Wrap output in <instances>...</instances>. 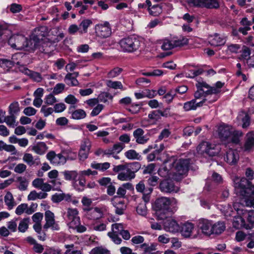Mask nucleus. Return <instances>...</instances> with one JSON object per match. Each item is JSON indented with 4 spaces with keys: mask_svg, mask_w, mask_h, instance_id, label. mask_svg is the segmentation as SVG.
Instances as JSON below:
<instances>
[{
    "mask_svg": "<svg viewBox=\"0 0 254 254\" xmlns=\"http://www.w3.org/2000/svg\"><path fill=\"white\" fill-rule=\"evenodd\" d=\"M218 136L222 140H230L236 144L240 142V137L243 135L241 131L235 130L232 126L227 125H221L218 128Z\"/></svg>",
    "mask_w": 254,
    "mask_h": 254,
    "instance_id": "f257e3e1",
    "label": "nucleus"
},
{
    "mask_svg": "<svg viewBox=\"0 0 254 254\" xmlns=\"http://www.w3.org/2000/svg\"><path fill=\"white\" fill-rule=\"evenodd\" d=\"M166 164H168L169 167L172 166L175 174L184 176L187 173L190 164H192V161L190 158L177 159L172 157L166 161Z\"/></svg>",
    "mask_w": 254,
    "mask_h": 254,
    "instance_id": "f03ea898",
    "label": "nucleus"
},
{
    "mask_svg": "<svg viewBox=\"0 0 254 254\" xmlns=\"http://www.w3.org/2000/svg\"><path fill=\"white\" fill-rule=\"evenodd\" d=\"M142 41L135 35H130L122 39L119 42V45L125 52L133 53L140 51Z\"/></svg>",
    "mask_w": 254,
    "mask_h": 254,
    "instance_id": "7ed1b4c3",
    "label": "nucleus"
},
{
    "mask_svg": "<svg viewBox=\"0 0 254 254\" xmlns=\"http://www.w3.org/2000/svg\"><path fill=\"white\" fill-rule=\"evenodd\" d=\"M8 44L12 48L18 50L31 48L32 45L31 40L28 39L22 34H14L10 36Z\"/></svg>",
    "mask_w": 254,
    "mask_h": 254,
    "instance_id": "20e7f679",
    "label": "nucleus"
},
{
    "mask_svg": "<svg viewBox=\"0 0 254 254\" xmlns=\"http://www.w3.org/2000/svg\"><path fill=\"white\" fill-rule=\"evenodd\" d=\"M171 199L169 197L162 196L156 199L154 208L159 219H163L166 217L165 213L170 209Z\"/></svg>",
    "mask_w": 254,
    "mask_h": 254,
    "instance_id": "39448f33",
    "label": "nucleus"
},
{
    "mask_svg": "<svg viewBox=\"0 0 254 254\" xmlns=\"http://www.w3.org/2000/svg\"><path fill=\"white\" fill-rule=\"evenodd\" d=\"M243 60H246V64L249 68L254 67V44L250 43L244 46L241 55Z\"/></svg>",
    "mask_w": 254,
    "mask_h": 254,
    "instance_id": "423d86ee",
    "label": "nucleus"
},
{
    "mask_svg": "<svg viewBox=\"0 0 254 254\" xmlns=\"http://www.w3.org/2000/svg\"><path fill=\"white\" fill-rule=\"evenodd\" d=\"M160 191L164 193H176L179 190V187L175 185L171 179H165L160 181L159 185Z\"/></svg>",
    "mask_w": 254,
    "mask_h": 254,
    "instance_id": "0eeeda50",
    "label": "nucleus"
},
{
    "mask_svg": "<svg viewBox=\"0 0 254 254\" xmlns=\"http://www.w3.org/2000/svg\"><path fill=\"white\" fill-rule=\"evenodd\" d=\"M188 2L194 7L200 8L216 9L219 7L217 0H188Z\"/></svg>",
    "mask_w": 254,
    "mask_h": 254,
    "instance_id": "6e6552de",
    "label": "nucleus"
},
{
    "mask_svg": "<svg viewBox=\"0 0 254 254\" xmlns=\"http://www.w3.org/2000/svg\"><path fill=\"white\" fill-rule=\"evenodd\" d=\"M198 153L203 154L204 153L210 156H214L218 153V150L216 148L215 144H210L207 141L201 142L196 148Z\"/></svg>",
    "mask_w": 254,
    "mask_h": 254,
    "instance_id": "1a4fd4ad",
    "label": "nucleus"
},
{
    "mask_svg": "<svg viewBox=\"0 0 254 254\" xmlns=\"http://www.w3.org/2000/svg\"><path fill=\"white\" fill-rule=\"evenodd\" d=\"M95 30L96 35L101 38H107L112 34L111 27L108 21L96 24Z\"/></svg>",
    "mask_w": 254,
    "mask_h": 254,
    "instance_id": "9d476101",
    "label": "nucleus"
},
{
    "mask_svg": "<svg viewBox=\"0 0 254 254\" xmlns=\"http://www.w3.org/2000/svg\"><path fill=\"white\" fill-rule=\"evenodd\" d=\"M124 227L122 223H115L112 225V232L108 233V236L116 244H120L122 241L119 235H120Z\"/></svg>",
    "mask_w": 254,
    "mask_h": 254,
    "instance_id": "9b49d317",
    "label": "nucleus"
},
{
    "mask_svg": "<svg viewBox=\"0 0 254 254\" xmlns=\"http://www.w3.org/2000/svg\"><path fill=\"white\" fill-rule=\"evenodd\" d=\"M137 192L142 194V198L145 203L150 200V194L153 191V188L146 187L144 181H140L135 186Z\"/></svg>",
    "mask_w": 254,
    "mask_h": 254,
    "instance_id": "f8f14e48",
    "label": "nucleus"
},
{
    "mask_svg": "<svg viewBox=\"0 0 254 254\" xmlns=\"http://www.w3.org/2000/svg\"><path fill=\"white\" fill-rule=\"evenodd\" d=\"M46 223L43 226L44 229L51 228L53 230L58 231L60 230L59 224L55 222L54 214L50 210H47L45 214Z\"/></svg>",
    "mask_w": 254,
    "mask_h": 254,
    "instance_id": "ddd939ff",
    "label": "nucleus"
},
{
    "mask_svg": "<svg viewBox=\"0 0 254 254\" xmlns=\"http://www.w3.org/2000/svg\"><path fill=\"white\" fill-rule=\"evenodd\" d=\"M251 183V181H249V180L244 177H237L234 180V186L238 193L242 196H243L242 191L246 190L250 186Z\"/></svg>",
    "mask_w": 254,
    "mask_h": 254,
    "instance_id": "4468645a",
    "label": "nucleus"
},
{
    "mask_svg": "<svg viewBox=\"0 0 254 254\" xmlns=\"http://www.w3.org/2000/svg\"><path fill=\"white\" fill-rule=\"evenodd\" d=\"M47 158L51 163L55 165H64L66 163V159L62 153L56 154L54 151H51L47 154Z\"/></svg>",
    "mask_w": 254,
    "mask_h": 254,
    "instance_id": "2eb2a0df",
    "label": "nucleus"
},
{
    "mask_svg": "<svg viewBox=\"0 0 254 254\" xmlns=\"http://www.w3.org/2000/svg\"><path fill=\"white\" fill-rule=\"evenodd\" d=\"M195 86L197 88L196 91L194 93V96L195 99H199L202 97H206L208 95H211L210 93L206 92L208 88H209V85L205 82H197Z\"/></svg>",
    "mask_w": 254,
    "mask_h": 254,
    "instance_id": "dca6fc26",
    "label": "nucleus"
},
{
    "mask_svg": "<svg viewBox=\"0 0 254 254\" xmlns=\"http://www.w3.org/2000/svg\"><path fill=\"white\" fill-rule=\"evenodd\" d=\"M212 223L211 221L205 219H199L197 223V227L201 232L206 235L212 234Z\"/></svg>",
    "mask_w": 254,
    "mask_h": 254,
    "instance_id": "f3484780",
    "label": "nucleus"
},
{
    "mask_svg": "<svg viewBox=\"0 0 254 254\" xmlns=\"http://www.w3.org/2000/svg\"><path fill=\"white\" fill-rule=\"evenodd\" d=\"M164 229L167 231L172 233H176L179 232L180 226L178 222L173 219L168 218L164 222Z\"/></svg>",
    "mask_w": 254,
    "mask_h": 254,
    "instance_id": "a211bd4d",
    "label": "nucleus"
},
{
    "mask_svg": "<svg viewBox=\"0 0 254 254\" xmlns=\"http://www.w3.org/2000/svg\"><path fill=\"white\" fill-rule=\"evenodd\" d=\"M225 161L230 165H236L239 160V154L237 150L230 149L224 156Z\"/></svg>",
    "mask_w": 254,
    "mask_h": 254,
    "instance_id": "6ab92c4d",
    "label": "nucleus"
},
{
    "mask_svg": "<svg viewBox=\"0 0 254 254\" xmlns=\"http://www.w3.org/2000/svg\"><path fill=\"white\" fill-rule=\"evenodd\" d=\"M83 210L84 212H86V216L89 219L97 220L102 217V212L101 209L98 207H83Z\"/></svg>",
    "mask_w": 254,
    "mask_h": 254,
    "instance_id": "aec40b11",
    "label": "nucleus"
},
{
    "mask_svg": "<svg viewBox=\"0 0 254 254\" xmlns=\"http://www.w3.org/2000/svg\"><path fill=\"white\" fill-rule=\"evenodd\" d=\"M47 30L46 26H40L35 28L30 40H33L35 43H38L47 35Z\"/></svg>",
    "mask_w": 254,
    "mask_h": 254,
    "instance_id": "412c9836",
    "label": "nucleus"
},
{
    "mask_svg": "<svg viewBox=\"0 0 254 254\" xmlns=\"http://www.w3.org/2000/svg\"><path fill=\"white\" fill-rule=\"evenodd\" d=\"M254 148V134L252 132L248 133L245 138V142L242 147L244 152L253 151Z\"/></svg>",
    "mask_w": 254,
    "mask_h": 254,
    "instance_id": "4be33fe9",
    "label": "nucleus"
},
{
    "mask_svg": "<svg viewBox=\"0 0 254 254\" xmlns=\"http://www.w3.org/2000/svg\"><path fill=\"white\" fill-rule=\"evenodd\" d=\"M136 249L142 252L143 254H157L153 252L156 250V245L154 243H143L136 246Z\"/></svg>",
    "mask_w": 254,
    "mask_h": 254,
    "instance_id": "5701e85b",
    "label": "nucleus"
},
{
    "mask_svg": "<svg viewBox=\"0 0 254 254\" xmlns=\"http://www.w3.org/2000/svg\"><path fill=\"white\" fill-rule=\"evenodd\" d=\"M194 224L192 223L187 222L183 223L180 226V232L181 235L185 238H189L190 237L194 229Z\"/></svg>",
    "mask_w": 254,
    "mask_h": 254,
    "instance_id": "b1692460",
    "label": "nucleus"
},
{
    "mask_svg": "<svg viewBox=\"0 0 254 254\" xmlns=\"http://www.w3.org/2000/svg\"><path fill=\"white\" fill-rule=\"evenodd\" d=\"M144 134V131L141 128H138L133 132V135L137 143L144 144L149 140V138Z\"/></svg>",
    "mask_w": 254,
    "mask_h": 254,
    "instance_id": "393cba45",
    "label": "nucleus"
},
{
    "mask_svg": "<svg viewBox=\"0 0 254 254\" xmlns=\"http://www.w3.org/2000/svg\"><path fill=\"white\" fill-rule=\"evenodd\" d=\"M22 159L24 162L30 166H37L41 165L39 157L37 156L34 157L30 153H25Z\"/></svg>",
    "mask_w": 254,
    "mask_h": 254,
    "instance_id": "a878e982",
    "label": "nucleus"
},
{
    "mask_svg": "<svg viewBox=\"0 0 254 254\" xmlns=\"http://www.w3.org/2000/svg\"><path fill=\"white\" fill-rule=\"evenodd\" d=\"M208 99L204 98L201 101L196 103V99H192L184 103L183 108L185 111L195 110L197 107H201L204 103Z\"/></svg>",
    "mask_w": 254,
    "mask_h": 254,
    "instance_id": "bb28decb",
    "label": "nucleus"
},
{
    "mask_svg": "<svg viewBox=\"0 0 254 254\" xmlns=\"http://www.w3.org/2000/svg\"><path fill=\"white\" fill-rule=\"evenodd\" d=\"M90 147L91 146L88 141H85L81 144L78 153L79 158L80 160L84 161L88 158Z\"/></svg>",
    "mask_w": 254,
    "mask_h": 254,
    "instance_id": "cd10ccee",
    "label": "nucleus"
},
{
    "mask_svg": "<svg viewBox=\"0 0 254 254\" xmlns=\"http://www.w3.org/2000/svg\"><path fill=\"white\" fill-rule=\"evenodd\" d=\"M78 211L76 208H68L67 211V217L70 221L69 226H72L74 223L77 224L80 222V218L78 216Z\"/></svg>",
    "mask_w": 254,
    "mask_h": 254,
    "instance_id": "c85d7f7f",
    "label": "nucleus"
},
{
    "mask_svg": "<svg viewBox=\"0 0 254 254\" xmlns=\"http://www.w3.org/2000/svg\"><path fill=\"white\" fill-rule=\"evenodd\" d=\"M117 198L115 196L112 198V203L113 206L115 207V213L118 215H122L124 213L125 210L126 209L127 206L125 203L124 201H119V202L116 201L115 199Z\"/></svg>",
    "mask_w": 254,
    "mask_h": 254,
    "instance_id": "c756f323",
    "label": "nucleus"
},
{
    "mask_svg": "<svg viewBox=\"0 0 254 254\" xmlns=\"http://www.w3.org/2000/svg\"><path fill=\"white\" fill-rule=\"evenodd\" d=\"M51 199L54 203H59L64 200L69 202L71 200V196L69 194L64 193H56L52 196Z\"/></svg>",
    "mask_w": 254,
    "mask_h": 254,
    "instance_id": "7c9ffc66",
    "label": "nucleus"
},
{
    "mask_svg": "<svg viewBox=\"0 0 254 254\" xmlns=\"http://www.w3.org/2000/svg\"><path fill=\"white\" fill-rule=\"evenodd\" d=\"M48 147L44 142H39L31 146V149L36 154L43 155L48 150Z\"/></svg>",
    "mask_w": 254,
    "mask_h": 254,
    "instance_id": "2f4dec72",
    "label": "nucleus"
},
{
    "mask_svg": "<svg viewBox=\"0 0 254 254\" xmlns=\"http://www.w3.org/2000/svg\"><path fill=\"white\" fill-rule=\"evenodd\" d=\"M225 42L226 39L225 37L217 33H215L209 41L210 44L212 46L215 47L223 45Z\"/></svg>",
    "mask_w": 254,
    "mask_h": 254,
    "instance_id": "473e14b6",
    "label": "nucleus"
},
{
    "mask_svg": "<svg viewBox=\"0 0 254 254\" xmlns=\"http://www.w3.org/2000/svg\"><path fill=\"white\" fill-rule=\"evenodd\" d=\"M127 168L125 170L126 172H121L118 175V179L121 181L130 180L134 179L135 177V174H132V172L130 171V169L126 165Z\"/></svg>",
    "mask_w": 254,
    "mask_h": 254,
    "instance_id": "72a5a7b5",
    "label": "nucleus"
},
{
    "mask_svg": "<svg viewBox=\"0 0 254 254\" xmlns=\"http://www.w3.org/2000/svg\"><path fill=\"white\" fill-rule=\"evenodd\" d=\"M92 24V21L89 19H84L79 25L80 28L79 34L82 35L87 32L88 27Z\"/></svg>",
    "mask_w": 254,
    "mask_h": 254,
    "instance_id": "f704fd0d",
    "label": "nucleus"
},
{
    "mask_svg": "<svg viewBox=\"0 0 254 254\" xmlns=\"http://www.w3.org/2000/svg\"><path fill=\"white\" fill-rule=\"evenodd\" d=\"M225 229V225L223 222H217L212 226V234H220Z\"/></svg>",
    "mask_w": 254,
    "mask_h": 254,
    "instance_id": "c9c22d12",
    "label": "nucleus"
},
{
    "mask_svg": "<svg viewBox=\"0 0 254 254\" xmlns=\"http://www.w3.org/2000/svg\"><path fill=\"white\" fill-rule=\"evenodd\" d=\"M70 113H71V118L73 120H81L86 117L85 111L82 109H77L70 112Z\"/></svg>",
    "mask_w": 254,
    "mask_h": 254,
    "instance_id": "e433bc0d",
    "label": "nucleus"
},
{
    "mask_svg": "<svg viewBox=\"0 0 254 254\" xmlns=\"http://www.w3.org/2000/svg\"><path fill=\"white\" fill-rule=\"evenodd\" d=\"M64 176V178L66 181H75L78 176L76 171L65 170L62 172Z\"/></svg>",
    "mask_w": 254,
    "mask_h": 254,
    "instance_id": "4c0bfd02",
    "label": "nucleus"
},
{
    "mask_svg": "<svg viewBox=\"0 0 254 254\" xmlns=\"http://www.w3.org/2000/svg\"><path fill=\"white\" fill-rule=\"evenodd\" d=\"M243 197H244L243 204H245L246 199H251L250 197H254V185L252 183L246 190H243Z\"/></svg>",
    "mask_w": 254,
    "mask_h": 254,
    "instance_id": "58836bf2",
    "label": "nucleus"
},
{
    "mask_svg": "<svg viewBox=\"0 0 254 254\" xmlns=\"http://www.w3.org/2000/svg\"><path fill=\"white\" fill-rule=\"evenodd\" d=\"M173 169L172 166H168V164H166V161L164 164V166L160 168L158 171V175L161 177H168L170 174V170Z\"/></svg>",
    "mask_w": 254,
    "mask_h": 254,
    "instance_id": "ea45409f",
    "label": "nucleus"
},
{
    "mask_svg": "<svg viewBox=\"0 0 254 254\" xmlns=\"http://www.w3.org/2000/svg\"><path fill=\"white\" fill-rule=\"evenodd\" d=\"M13 62H11L10 59L4 58L0 59V67L9 71L10 69L14 66L13 65Z\"/></svg>",
    "mask_w": 254,
    "mask_h": 254,
    "instance_id": "a19ab883",
    "label": "nucleus"
},
{
    "mask_svg": "<svg viewBox=\"0 0 254 254\" xmlns=\"http://www.w3.org/2000/svg\"><path fill=\"white\" fill-rule=\"evenodd\" d=\"M125 157L129 160H140L141 156L134 149H130L125 153Z\"/></svg>",
    "mask_w": 254,
    "mask_h": 254,
    "instance_id": "79ce46f5",
    "label": "nucleus"
},
{
    "mask_svg": "<svg viewBox=\"0 0 254 254\" xmlns=\"http://www.w3.org/2000/svg\"><path fill=\"white\" fill-rule=\"evenodd\" d=\"M224 83L220 81H217L215 85V86H210L209 85V88L207 90L206 92L211 94H216L220 92L221 88L223 86Z\"/></svg>",
    "mask_w": 254,
    "mask_h": 254,
    "instance_id": "37998d69",
    "label": "nucleus"
},
{
    "mask_svg": "<svg viewBox=\"0 0 254 254\" xmlns=\"http://www.w3.org/2000/svg\"><path fill=\"white\" fill-rule=\"evenodd\" d=\"M173 42L174 48L182 47L188 44L189 39L184 36H180L179 38H174Z\"/></svg>",
    "mask_w": 254,
    "mask_h": 254,
    "instance_id": "c03bdc74",
    "label": "nucleus"
},
{
    "mask_svg": "<svg viewBox=\"0 0 254 254\" xmlns=\"http://www.w3.org/2000/svg\"><path fill=\"white\" fill-rule=\"evenodd\" d=\"M64 80L66 84L69 86H76L79 84V82L76 78L69 73L65 75Z\"/></svg>",
    "mask_w": 254,
    "mask_h": 254,
    "instance_id": "a18cd8bd",
    "label": "nucleus"
},
{
    "mask_svg": "<svg viewBox=\"0 0 254 254\" xmlns=\"http://www.w3.org/2000/svg\"><path fill=\"white\" fill-rule=\"evenodd\" d=\"M4 199L5 204L9 209H11L15 204L13 195L9 191L6 193Z\"/></svg>",
    "mask_w": 254,
    "mask_h": 254,
    "instance_id": "49530a36",
    "label": "nucleus"
},
{
    "mask_svg": "<svg viewBox=\"0 0 254 254\" xmlns=\"http://www.w3.org/2000/svg\"><path fill=\"white\" fill-rule=\"evenodd\" d=\"M16 116L9 115L4 117V122L10 127H14L17 126L18 123H16Z\"/></svg>",
    "mask_w": 254,
    "mask_h": 254,
    "instance_id": "de8ad7c7",
    "label": "nucleus"
},
{
    "mask_svg": "<svg viewBox=\"0 0 254 254\" xmlns=\"http://www.w3.org/2000/svg\"><path fill=\"white\" fill-rule=\"evenodd\" d=\"M62 154L64 156L66 161L67 160H74L77 158L76 153L70 149H67L62 151Z\"/></svg>",
    "mask_w": 254,
    "mask_h": 254,
    "instance_id": "09e8293b",
    "label": "nucleus"
},
{
    "mask_svg": "<svg viewBox=\"0 0 254 254\" xmlns=\"http://www.w3.org/2000/svg\"><path fill=\"white\" fill-rule=\"evenodd\" d=\"M106 85L107 87L114 89H120L124 90L123 85L121 81H112L111 80H107L106 81Z\"/></svg>",
    "mask_w": 254,
    "mask_h": 254,
    "instance_id": "8fccbe9b",
    "label": "nucleus"
},
{
    "mask_svg": "<svg viewBox=\"0 0 254 254\" xmlns=\"http://www.w3.org/2000/svg\"><path fill=\"white\" fill-rule=\"evenodd\" d=\"M19 112V104L17 101H14L10 104L8 107V113L9 115L16 116Z\"/></svg>",
    "mask_w": 254,
    "mask_h": 254,
    "instance_id": "3c124183",
    "label": "nucleus"
},
{
    "mask_svg": "<svg viewBox=\"0 0 254 254\" xmlns=\"http://www.w3.org/2000/svg\"><path fill=\"white\" fill-rule=\"evenodd\" d=\"M161 44V48L163 50H170L174 48L173 40H170L168 39L162 40L160 42Z\"/></svg>",
    "mask_w": 254,
    "mask_h": 254,
    "instance_id": "603ef678",
    "label": "nucleus"
},
{
    "mask_svg": "<svg viewBox=\"0 0 254 254\" xmlns=\"http://www.w3.org/2000/svg\"><path fill=\"white\" fill-rule=\"evenodd\" d=\"M29 221V218H25L21 220L18 227V231L22 233L25 232L28 228Z\"/></svg>",
    "mask_w": 254,
    "mask_h": 254,
    "instance_id": "864d4df0",
    "label": "nucleus"
},
{
    "mask_svg": "<svg viewBox=\"0 0 254 254\" xmlns=\"http://www.w3.org/2000/svg\"><path fill=\"white\" fill-rule=\"evenodd\" d=\"M17 181L19 183L18 189L22 191H24L27 189L28 181L24 177H18L17 178Z\"/></svg>",
    "mask_w": 254,
    "mask_h": 254,
    "instance_id": "5fc2aeb1",
    "label": "nucleus"
},
{
    "mask_svg": "<svg viewBox=\"0 0 254 254\" xmlns=\"http://www.w3.org/2000/svg\"><path fill=\"white\" fill-rule=\"evenodd\" d=\"M227 46V52L231 54H237L241 49V45L237 44H229Z\"/></svg>",
    "mask_w": 254,
    "mask_h": 254,
    "instance_id": "6e6d98bb",
    "label": "nucleus"
},
{
    "mask_svg": "<svg viewBox=\"0 0 254 254\" xmlns=\"http://www.w3.org/2000/svg\"><path fill=\"white\" fill-rule=\"evenodd\" d=\"M123 70V69L122 68L116 67L108 73L107 76L108 78H115L119 76Z\"/></svg>",
    "mask_w": 254,
    "mask_h": 254,
    "instance_id": "4d7b16f0",
    "label": "nucleus"
},
{
    "mask_svg": "<svg viewBox=\"0 0 254 254\" xmlns=\"http://www.w3.org/2000/svg\"><path fill=\"white\" fill-rule=\"evenodd\" d=\"M28 76H29V77L31 79H32L34 81L36 82H40L43 79L42 76L39 72L34 71L31 70L29 74H28Z\"/></svg>",
    "mask_w": 254,
    "mask_h": 254,
    "instance_id": "13d9d810",
    "label": "nucleus"
},
{
    "mask_svg": "<svg viewBox=\"0 0 254 254\" xmlns=\"http://www.w3.org/2000/svg\"><path fill=\"white\" fill-rule=\"evenodd\" d=\"M18 220V218H15L7 223V228L9 232H15L16 231L17 228V221Z\"/></svg>",
    "mask_w": 254,
    "mask_h": 254,
    "instance_id": "bf43d9fd",
    "label": "nucleus"
},
{
    "mask_svg": "<svg viewBox=\"0 0 254 254\" xmlns=\"http://www.w3.org/2000/svg\"><path fill=\"white\" fill-rule=\"evenodd\" d=\"M245 221L242 217H235L233 222V226L236 229H240L244 226Z\"/></svg>",
    "mask_w": 254,
    "mask_h": 254,
    "instance_id": "052dcab7",
    "label": "nucleus"
},
{
    "mask_svg": "<svg viewBox=\"0 0 254 254\" xmlns=\"http://www.w3.org/2000/svg\"><path fill=\"white\" fill-rule=\"evenodd\" d=\"M145 202L143 203H139L136 207L137 213L141 216H145L147 214V208Z\"/></svg>",
    "mask_w": 254,
    "mask_h": 254,
    "instance_id": "680f3d73",
    "label": "nucleus"
},
{
    "mask_svg": "<svg viewBox=\"0 0 254 254\" xmlns=\"http://www.w3.org/2000/svg\"><path fill=\"white\" fill-rule=\"evenodd\" d=\"M150 15L157 16L161 12V7L158 4L154 5L151 8H148Z\"/></svg>",
    "mask_w": 254,
    "mask_h": 254,
    "instance_id": "e2e57ef3",
    "label": "nucleus"
},
{
    "mask_svg": "<svg viewBox=\"0 0 254 254\" xmlns=\"http://www.w3.org/2000/svg\"><path fill=\"white\" fill-rule=\"evenodd\" d=\"M148 118L153 121H157L161 119L160 110L152 111L148 115Z\"/></svg>",
    "mask_w": 254,
    "mask_h": 254,
    "instance_id": "0e129e2a",
    "label": "nucleus"
},
{
    "mask_svg": "<svg viewBox=\"0 0 254 254\" xmlns=\"http://www.w3.org/2000/svg\"><path fill=\"white\" fill-rule=\"evenodd\" d=\"M127 167L130 169V171L132 172V174H135L141 168V165L140 163L138 162H134L131 163H129L127 165Z\"/></svg>",
    "mask_w": 254,
    "mask_h": 254,
    "instance_id": "69168bd1",
    "label": "nucleus"
},
{
    "mask_svg": "<svg viewBox=\"0 0 254 254\" xmlns=\"http://www.w3.org/2000/svg\"><path fill=\"white\" fill-rule=\"evenodd\" d=\"M90 254H110V251L101 247H96L90 252Z\"/></svg>",
    "mask_w": 254,
    "mask_h": 254,
    "instance_id": "338daca9",
    "label": "nucleus"
},
{
    "mask_svg": "<svg viewBox=\"0 0 254 254\" xmlns=\"http://www.w3.org/2000/svg\"><path fill=\"white\" fill-rule=\"evenodd\" d=\"M9 10L12 13H16L19 12L22 9V7L21 4L13 3L11 4L8 7Z\"/></svg>",
    "mask_w": 254,
    "mask_h": 254,
    "instance_id": "774afa93",
    "label": "nucleus"
}]
</instances>
